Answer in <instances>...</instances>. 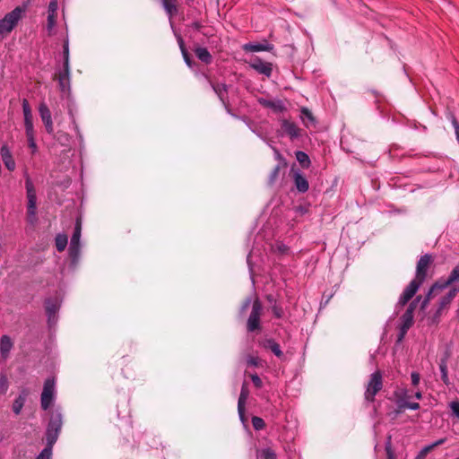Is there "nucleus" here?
<instances>
[{"mask_svg": "<svg viewBox=\"0 0 459 459\" xmlns=\"http://www.w3.org/2000/svg\"><path fill=\"white\" fill-rule=\"evenodd\" d=\"M63 426V417L59 411H52L46 429V446L35 459H52L53 446L58 439Z\"/></svg>", "mask_w": 459, "mask_h": 459, "instance_id": "f257e3e1", "label": "nucleus"}, {"mask_svg": "<svg viewBox=\"0 0 459 459\" xmlns=\"http://www.w3.org/2000/svg\"><path fill=\"white\" fill-rule=\"evenodd\" d=\"M28 4L29 2H26L16 6L13 11L7 13L4 18L0 19V39L11 33L16 27L27 11Z\"/></svg>", "mask_w": 459, "mask_h": 459, "instance_id": "f03ea898", "label": "nucleus"}, {"mask_svg": "<svg viewBox=\"0 0 459 459\" xmlns=\"http://www.w3.org/2000/svg\"><path fill=\"white\" fill-rule=\"evenodd\" d=\"M25 188L28 199L27 204V221L34 226L38 221L37 217V195L33 182L27 172H24Z\"/></svg>", "mask_w": 459, "mask_h": 459, "instance_id": "7ed1b4c3", "label": "nucleus"}, {"mask_svg": "<svg viewBox=\"0 0 459 459\" xmlns=\"http://www.w3.org/2000/svg\"><path fill=\"white\" fill-rule=\"evenodd\" d=\"M263 313V305L256 299L253 301L251 313L247 321V330L248 333L259 332L261 330V316Z\"/></svg>", "mask_w": 459, "mask_h": 459, "instance_id": "20e7f679", "label": "nucleus"}, {"mask_svg": "<svg viewBox=\"0 0 459 459\" xmlns=\"http://www.w3.org/2000/svg\"><path fill=\"white\" fill-rule=\"evenodd\" d=\"M383 387L382 374L380 371H376L370 375L368 382L367 388L364 394L365 400L368 402H374L376 394Z\"/></svg>", "mask_w": 459, "mask_h": 459, "instance_id": "39448f33", "label": "nucleus"}, {"mask_svg": "<svg viewBox=\"0 0 459 459\" xmlns=\"http://www.w3.org/2000/svg\"><path fill=\"white\" fill-rule=\"evenodd\" d=\"M55 382L53 379L48 378L44 383L41 394L40 403L43 410H48L54 400Z\"/></svg>", "mask_w": 459, "mask_h": 459, "instance_id": "423d86ee", "label": "nucleus"}, {"mask_svg": "<svg viewBox=\"0 0 459 459\" xmlns=\"http://www.w3.org/2000/svg\"><path fill=\"white\" fill-rule=\"evenodd\" d=\"M422 283L423 281L418 278L413 279L400 296L398 304L404 306L415 295Z\"/></svg>", "mask_w": 459, "mask_h": 459, "instance_id": "0eeeda50", "label": "nucleus"}, {"mask_svg": "<svg viewBox=\"0 0 459 459\" xmlns=\"http://www.w3.org/2000/svg\"><path fill=\"white\" fill-rule=\"evenodd\" d=\"M422 283L423 281L418 278L413 279L400 296L398 304L404 306L415 295Z\"/></svg>", "mask_w": 459, "mask_h": 459, "instance_id": "6e6552de", "label": "nucleus"}, {"mask_svg": "<svg viewBox=\"0 0 459 459\" xmlns=\"http://www.w3.org/2000/svg\"><path fill=\"white\" fill-rule=\"evenodd\" d=\"M56 76L60 91L68 96L71 92L70 67H63Z\"/></svg>", "mask_w": 459, "mask_h": 459, "instance_id": "1a4fd4ad", "label": "nucleus"}, {"mask_svg": "<svg viewBox=\"0 0 459 459\" xmlns=\"http://www.w3.org/2000/svg\"><path fill=\"white\" fill-rule=\"evenodd\" d=\"M204 78L209 82L211 88L215 92V94L218 96L221 102L227 107L228 105V91L229 87L225 83H214L207 74H204Z\"/></svg>", "mask_w": 459, "mask_h": 459, "instance_id": "9d476101", "label": "nucleus"}, {"mask_svg": "<svg viewBox=\"0 0 459 459\" xmlns=\"http://www.w3.org/2000/svg\"><path fill=\"white\" fill-rule=\"evenodd\" d=\"M45 309L48 316V324L49 327H52L57 321L56 313L59 309V304L56 299H47L45 300Z\"/></svg>", "mask_w": 459, "mask_h": 459, "instance_id": "9b49d317", "label": "nucleus"}, {"mask_svg": "<svg viewBox=\"0 0 459 459\" xmlns=\"http://www.w3.org/2000/svg\"><path fill=\"white\" fill-rule=\"evenodd\" d=\"M431 262L432 256L430 255L425 254L421 255L417 262L415 278H418L424 281L427 277V271Z\"/></svg>", "mask_w": 459, "mask_h": 459, "instance_id": "f8f14e48", "label": "nucleus"}, {"mask_svg": "<svg viewBox=\"0 0 459 459\" xmlns=\"http://www.w3.org/2000/svg\"><path fill=\"white\" fill-rule=\"evenodd\" d=\"M39 116L41 120L45 126L46 131L48 134H52L54 132L53 122L51 117V112L48 106L45 103H41L39 107Z\"/></svg>", "mask_w": 459, "mask_h": 459, "instance_id": "ddd939ff", "label": "nucleus"}, {"mask_svg": "<svg viewBox=\"0 0 459 459\" xmlns=\"http://www.w3.org/2000/svg\"><path fill=\"white\" fill-rule=\"evenodd\" d=\"M250 66L255 70L257 73L264 74L267 77H270L273 72V67L271 63L264 62L259 57H255Z\"/></svg>", "mask_w": 459, "mask_h": 459, "instance_id": "4468645a", "label": "nucleus"}, {"mask_svg": "<svg viewBox=\"0 0 459 459\" xmlns=\"http://www.w3.org/2000/svg\"><path fill=\"white\" fill-rule=\"evenodd\" d=\"M249 391L247 387L246 383L242 385L240 394L238 401V412L239 419L242 422L245 421V405L248 398Z\"/></svg>", "mask_w": 459, "mask_h": 459, "instance_id": "2eb2a0df", "label": "nucleus"}, {"mask_svg": "<svg viewBox=\"0 0 459 459\" xmlns=\"http://www.w3.org/2000/svg\"><path fill=\"white\" fill-rule=\"evenodd\" d=\"M281 125L283 132L289 135L291 140L297 139L300 136V129L295 123L288 119H282Z\"/></svg>", "mask_w": 459, "mask_h": 459, "instance_id": "dca6fc26", "label": "nucleus"}, {"mask_svg": "<svg viewBox=\"0 0 459 459\" xmlns=\"http://www.w3.org/2000/svg\"><path fill=\"white\" fill-rule=\"evenodd\" d=\"M0 154H1L3 162H4V166L6 167V169L10 171H13L15 169L16 165H15V161H14L13 155H12L9 148L7 147V145L4 144L1 147Z\"/></svg>", "mask_w": 459, "mask_h": 459, "instance_id": "f3484780", "label": "nucleus"}, {"mask_svg": "<svg viewBox=\"0 0 459 459\" xmlns=\"http://www.w3.org/2000/svg\"><path fill=\"white\" fill-rule=\"evenodd\" d=\"M293 180L295 187L299 193H306L308 190V181L299 170L294 172Z\"/></svg>", "mask_w": 459, "mask_h": 459, "instance_id": "a211bd4d", "label": "nucleus"}, {"mask_svg": "<svg viewBox=\"0 0 459 459\" xmlns=\"http://www.w3.org/2000/svg\"><path fill=\"white\" fill-rule=\"evenodd\" d=\"M260 345L265 350H270L277 358L283 357V352L279 345L273 338H268L260 342Z\"/></svg>", "mask_w": 459, "mask_h": 459, "instance_id": "6ab92c4d", "label": "nucleus"}, {"mask_svg": "<svg viewBox=\"0 0 459 459\" xmlns=\"http://www.w3.org/2000/svg\"><path fill=\"white\" fill-rule=\"evenodd\" d=\"M243 49L246 51L251 52H259V51H272L273 49V45L270 43H247L243 46Z\"/></svg>", "mask_w": 459, "mask_h": 459, "instance_id": "aec40b11", "label": "nucleus"}, {"mask_svg": "<svg viewBox=\"0 0 459 459\" xmlns=\"http://www.w3.org/2000/svg\"><path fill=\"white\" fill-rule=\"evenodd\" d=\"M28 390L27 389H22L20 393V394L18 395V397L14 400L13 403V411L16 414V415H19L22 410V407L26 402V398L28 396Z\"/></svg>", "mask_w": 459, "mask_h": 459, "instance_id": "412c9836", "label": "nucleus"}, {"mask_svg": "<svg viewBox=\"0 0 459 459\" xmlns=\"http://www.w3.org/2000/svg\"><path fill=\"white\" fill-rule=\"evenodd\" d=\"M457 291H458V289L453 288L444 297L441 298V299L439 301V306H438V308L437 311V314H439L446 306H448L451 303V301L455 297Z\"/></svg>", "mask_w": 459, "mask_h": 459, "instance_id": "4be33fe9", "label": "nucleus"}, {"mask_svg": "<svg viewBox=\"0 0 459 459\" xmlns=\"http://www.w3.org/2000/svg\"><path fill=\"white\" fill-rule=\"evenodd\" d=\"M258 102L264 108H271L274 111L281 112L284 109V106L281 100H270L266 99H259Z\"/></svg>", "mask_w": 459, "mask_h": 459, "instance_id": "5701e85b", "label": "nucleus"}, {"mask_svg": "<svg viewBox=\"0 0 459 459\" xmlns=\"http://www.w3.org/2000/svg\"><path fill=\"white\" fill-rule=\"evenodd\" d=\"M163 8L165 9L166 13L169 16L170 20V26L172 29H174L173 22H171V17L175 15L178 12L176 0H161Z\"/></svg>", "mask_w": 459, "mask_h": 459, "instance_id": "b1692460", "label": "nucleus"}, {"mask_svg": "<svg viewBox=\"0 0 459 459\" xmlns=\"http://www.w3.org/2000/svg\"><path fill=\"white\" fill-rule=\"evenodd\" d=\"M196 57L203 63L209 65L212 61V56L205 48L197 47L195 48Z\"/></svg>", "mask_w": 459, "mask_h": 459, "instance_id": "393cba45", "label": "nucleus"}, {"mask_svg": "<svg viewBox=\"0 0 459 459\" xmlns=\"http://www.w3.org/2000/svg\"><path fill=\"white\" fill-rule=\"evenodd\" d=\"M69 257L71 259V264L73 266H76L79 262L80 255H81V245H69Z\"/></svg>", "mask_w": 459, "mask_h": 459, "instance_id": "a878e982", "label": "nucleus"}, {"mask_svg": "<svg viewBox=\"0 0 459 459\" xmlns=\"http://www.w3.org/2000/svg\"><path fill=\"white\" fill-rule=\"evenodd\" d=\"M13 347V342L8 335H3L0 339V351L3 357L6 358Z\"/></svg>", "mask_w": 459, "mask_h": 459, "instance_id": "bb28decb", "label": "nucleus"}, {"mask_svg": "<svg viewBox=\"0 0 459 459\" xmlns=\"http://www.w3.org/2000/svg\"><path fill=\"white\" fill-rule=\"evenodd\" d=\"M300 118L307 127H308L310 125H315L316 123L312 112L306 107H303L300 109Z\"/></svg>", "mask_w": 459, "mask_h": 459, "instance_id": "cd10ccee", "label": "nucleus"}, {"mask_svg": "<svg viewBox=\"0 0 459 459\" xmlns=\"http://www.w3.org/2000/svg\"><path fill=\"white\" fill-rule=\"evenodd\" d=\"M440 281L443 288H446L452 283L459 281V264L455 266L447 279H441Z\"/></svg>", "mask_w": 459, "mask_h": 459, "instance_id": "c85d7f7f", "label": "nucleus"}, {"mask_svg": "<svg viewBox=\"0 0 459 459\" xmlns=\"http://www.w3.org/2000/svg\"><path fill=\"white\" fill-rule=\"evenodd\" d=\"M439 369L441 372V379L445 385H449L448 370H447V356L440 359Z\"/></svg>", "mask_w": 459, "mask_h": 459, "instance_id": "c756f323", "label": "nucleus"}, {"mask_svg": "<svg viewBox=\"0 0 459 459\" xmlns=\"http://www.w3.org/2000/svg\"><path fill=\"white\" fill-rule=\"evenodd\" d=\"M295 157L303 169H307L310 166L311 161L309 156L305 152L297 151Z\"/></svg>", "mask_w": 459, "mask_h": 459, "instance_id": "7c9ffc66", "label": "nucleus"}, {"mask_svg": "<svg viewBox=\"0 0 459 459\" xmlns=\"http://www.w3.org/2000/svg\"><path fill=\"white\" fill-rule=\"evenodd\" d=\"M56 247L58 252H62L65 249L68 242L67 236L65 234H57L56 238Z\"/></svg>", "mask_w": 459, "mask_h": 459, "instance_id": "2f4dec72", "label": "nucleus"}, {"mask_svg": "<svg viewBox=\"0 0 459 459\" xmlns=\"http://www.w3.org/2000/svg\"><path fill=\"white\" fill-rule=\"evenodd\" d=\"M81 233H82V225H81L80 221L77 220L73 236L71 238L70 244L81 245V243H80Z\"/></svg>", "mask_w": 459, "mask_h": 459, "instance_id": "473e14b6", "label": "nucleus"}, {"mask_svg": "<svg viewBox=\"0 0 459 459\" xmlns=\"http://www.w3.org/2000/svg\"><path fill=\"white\" fill-rule=\"evenodd\" d=\"M413 323V315H410V312H404L401 316V326L405 329H410Z\"/></svg>", "mask_w": 459, "mask_h": 459, "instance_id": "72a5a7b5", "label": "nucleus"}, {"mask_svg": "<svg viewBox=\"0 0 459 459\" xmlns=\"http://www.w3.org/2000/svg\"><path fill=\"white\" fill-rule=\"evenodd\" d=\"M247 367L261 368L263 367V360L259 359L257 356L247 355Z\"/></svg>", "mask_w": 459, "mask_h": 459, "instance_id": "f704fd0d", "label": "nucleus"}, {"mask_svg": "<svg viewBox=\"0 0 459 459\" xmlns=\"http://www.w3.org/2000/svg\"><path fill=\"white\" fill-rule=\"evenodd\" d=\"M259 457L261 459H277L275 452L270 448H264L259 452Z\"/></svg>", "mask_w": 459, "mask_h": 459, "instance_id": "c9c22d12", "label": "nucleus"}, {"mask_svg": "<svg viewBox=\"0 0 459 459\" xmlns=\"http://www.w3.org/2000/svg\"><path fill=\"white\" fill-rule=\"evenodd\" d=\"M446 117L451 121V124L455 129V136H456V140L459 143V122L458 120L456 119V117H455V115L451 112H449L446 116Z\"/></svg>", "mask_w": 459, "mask_h": 459, "instance_id": "e433bc0d", "label": "nucleus"}, {"mask_svg": "<svg viewBox=\"0 0 459 459\" xmlns=\"http://www.w3.org/2000/svg\"><path fill=\"white\" fill-rule=\"evenodd\" d=\"M63 56H64L63 67H70V64H69V43H68V40H65L64 42Z\"/></svg>", "mask_w": 459, "mask_h": 459, "instance_id": "4c0bfd02", "label": "nucleus"}, {"mask_svg": "<svg viewBox=\"0 0 459 459\" xmlns=\"http://www.w3.org/2000/svg\"><path fill=\"white\" fill-rule=\"evenodd\" d=\"M252 425L255 430H261L265 427V422L262 418H260L258 416H253L252 417Z\"/></svg>", "mask_w": 459, "mask_h": 459, "instance_id": "58836bf2", "label": "nucleus"}, {"mask_svg": "<svg viewBox=\"0 0 459 459\" xmlns=\"http://www.w3.org/2000/svg\"><path fill=\"white\" fill-rule=\"evenodd\" d=\"M281 168H283V167L281 164H278L274 167V169H273V171L271 172V174L269 176V184L270 185L274 184L275 181L278 179L280 170Z\"/></svg>", "mask_w": 459, "mask_h": 459, "instance_id": "ea45409f", "label": "nucleus"}, {"mask_svg": "<svg viewBox=\"0 0 459 459\" xmlns=\"http://www.w3.org/2000/svg\"><path fill=\"white\" fill-rule=\"evenodd\" d=\"M385 453L387 459H395L394 452L392 448L391 436L387 437V440L385 445Z\"/></svg>", "mask_w": 459, "mask_h": 459, "instance_id": "a19ab883", "label": "nucleus"}, {"mask_svg": "<svg viewBox=\"0 0 459 459\" xmlns=\"http://www.w3.org/2000/svg\"><path fill=\"white\" fill-rule=\"evenodd\" d=\"M271 309L276 318H281L284 315L283 308L280 304H278V302H274L271 307Z\"/></svg>", "mask_w": 459, "mask_h": 459, "instance_id": "79ce46f5", "label": "nucleus"}, {"mask_svg": "<svg viewBox=\"0 0 459 459\" xmlns=\"http://www.w3.org/2000/svg\"><path fill=\"white\" fill-rule=\"evenodd\" d=\"M9 388V382L4 375L0 376V394H5Z\"/></svg>", "mask_w": 459, "mask_h": 459, "instance_id": "37998d69", "label": "nucleus"}, {"mask_svg": "<svg viewBox=\"0 0 459 459\" xmlns=\"http://www.w3.org/2000/svg\"><path fill=\"white\" fill-rule=\"evenodd\" d=\"M22 112L24 119L32 118L31 109L26 99H23L22 100Z\"/></svg>", "mask_w": 459, "mask_h": 459, "instance_id": "c03bdc74", "label": "nucleus"}, {"mask_svg": "<svg viewBox=\"0 0 459 459\" xmlns=\"http://www.w3.org/2000/svg\"><path fill=\"white\" fill-rule=\"evenodd\" d=\"M445 288L442 287V283H441V281H436L432 286L431 288L429 289V290L428 291L426 297H429V299L430 300L431 297L434 295L435 291L436 290H444Z\"/></svg>", "mask_w": 459, "mask_h": 459, "instance_id": "a18cd8bd", "label": "nucleus"}, {"mask_svg": "<svg viewBox=\"0 0 459 459\" xmlns=\"http://www.w3.org/2000/svg\"><path fill=\"white\" fill-rule=\"evenodd\" d=\"M272 149L274 152V158L275 160H277L279 161V164H281L282 167H286L287 166V162H286V160L284 159V157L281 154V152H279V150L273 146H272Z\"/></svg>", "mask_w": 459, "mask_h": 459, "instance_id": "49530a36", "label": "nucleus"}, {"mask_svg": "<svg viewBox=\"0 0 459 459\" xmlns=\"http://www.w3.org/2000/svg\"><path fill=\"white\" fill-rule=\"evenodd\" d=\"M24 126L27 136L31 137L33 135L32 118L24 119Z\"/></svg>", "mask_w": 459, "mask_h": 459, "instance_id": "de8ad7c7", "label": "nucleus"}, {"mask_svg": "<svg viewBox=\"0 0 459 459\" xmlns=\"http://www.w3.org/2000/svg\"><path fill=\"white\" fill-rule=\"evenodd\" d=\"M249 377L251 378L255 387H256V388L263 387V381L256 373L249 374Z\"/></svg>", "mask_w": 459, "mask_h": 459, "instance_id": "09e8293b", "label": "nucleus"}, {"mask_svg": "<svg viewBox=\"0 0 459 459\" xmlns=\"http://www.w3.org/2000/svg\"><path fill=\"white\" fill-rule=\"evenodd\" d=\"M56 15L48 14L47 29H48L49 34L51 33L52 30L56 26Z\"/></svg>", "mask_w": 459, "mask_h": 459, "instance_id": "8fccbe9b", "label": "nucleus"}, {"mask_svg": "<svg viewBox=\"0 0 459 459\" xmlns=\"http://www.w3.org/2000/svg\"><path fill=\"white\" fill-rule=\"evenodd\" d=\"M57 0H50L48 4V14L56 15Z\"/></svg>", "mask_w": 459, "mask_h": 459, "instance_id": "3c124183", "label": "nucleus"}, {"mask_svg": "<svg viewBox=\"0 0 459 459\" xmlns=\"http://www.w3.org/2000/svg\"><path fill=\"white\" fill-rule=\"evenodd\" d=\"M449 407L452 410L453 415L459 419V402L453 401L449 403Z\"/></svg>", "mask_w": 459, "mask_h": 459, "instance_id": "603ef678", "label": "nucleus"}, {"mask_svg": "<svg viewBox=\"0 0 459 459\" xmlns=\"http://www.w3.org/2000/svg\"><path fill=\"white\" fill-rule=\"evenodd\" d=\"M251 303L253 304L251 297L246 298L245 300L242 303V306H241L240 309H239V314L243 315L244 312L249 307Z\"/></svg>", "mask_w": 459, "mask_h": 459, "instance_id": "864d4df0", "label": "nucleus"}, {"mask_svg": "<svg viewBox=\"0 0 459 459\" xmlns=\"http://www.w3.org/2000/svg\"><path fill=\"white\" fill-rule=\"evenodd\" d=\"M431 450L432 447L429 445L423 447L415 459H423Z\"/></svg>", "mask_w": 459, "mask_h": 459, "instance_id": "5fc2aeb1", "label": "nucleus"}, {"mask_svg": "<svg viewBox=\"0 0 459 459\" xmlns=\"http://www.w3.org/2000/svg\"><path fill=\"white\" fill-rule=\"evenodd\" d=\"M411 385L417 386L420 381V376L418 372H412L411 374Z\"/></svg>", "mask_w": 459, "mask_h": 459, "instance_id": "6e6d98bb", "label": "nucleus"}, {"mask_svg": "<svg viewBox=\"0 0 459 459\" xmlns=\"http://www.w3.org/2000/svg\"><path fill=\"white\" fill-rule=\"evenodd\" d=\"M182 53V56H183V58H184V61L186 62V64L189 66V67H192L193 65V61L190 57V55L189 53L187 52V50H184V51H181Z\"/></svg>", "mask_w": 459, "mask_h": 459, "instance_id": "4d7b16f0", "label": "nucleus"}, {"mask_svg": "<svg viewBox=\"0 0 459 459\" xmlns=\"http://www.w3.org/2000/svg\"><path fill=\"white\" fill-rule=\"evenodd\" d=\"M420 297H418L415 300H413L409 307H407L405 312H410V315H413V312L417 307V302L420 300Z\"/></svg>", "mask_w": 459, "mask_h": 459, "instance_id": "13d9d810", "label": "nucleus"}, {"mask_svg": "<svg viewBox=\"0 0 459 459\" xmlns=\"http://www.w3.org/2000/svg\"><path fill=\"white\" fill-rule=\"evenodd\" d=\"M173 31H175V30H173ZM174 33H175V36L177 37V40H178V46L180 48V50L181 51L186 50L182 37L179 34H177L176 32H174Z\"/></svg>", "mask_w": 459, "mask_h": 459, "instance_id": "bf43d9fd", "label": "nucleus"}, {"mask_svg": "<svg viewBox=\"0 0 459 459\" xmlns=\"http://www.w3.org/2000/svg\"><path fill=\"white\" fill-rule=\"evenodd\" d=\"M409 402H406L404 400H398L397 401V407L399 409L400 411H404L405 409H408L407 408V404H408Z\"/></svg>", "mask_w": 459, "mask_h": 459, "instance_id": "052dcab7", "label": "nucleus"}, {"mask_svg": "<svg viewBox=\"0 0 459 459\" xmlns=\"http://www.w3.org/2000/svg\"><path fill=\"white\" fill-rule=\"evenodd\" d=\"M408 330L409 329H405L404 327L400 326V331H399V335H398V340L399 341L403 339V337L407 333Z\"/></svg>", "mask_w": 459, "mask_h": 459, "instance_id": "680f3d73", "label": "nucleus"}, {"mask_svg": "<svg viewBox=\"0 0 459 459\" xmlns=\"http://www.w3.org/2000/svg\"><path fill=\"white\" fill-rule=\"evenodd\" d=\"M191 27L195 30H198L200 31L203 28V25L200 22H194L192 24H191Z\"/></svg>", "mask_w": 459, "mask_h": 459, "instance_id": "e2e57ef3", "label": "nucleus"}, {"mask_svg": "<svg viewBox=\"0 0 459 459\" xmlns=\"http://www.w3.org/2000/svg\"><path fill=\"white\" fill-rule=\"evenodd\" d=\"M446 438H440L437 440L436 442L430 444L429 446L432 447V449L437 446L443 445L446 442Z\"/></svg>", "mask_w": 459, "mask_h": 459, "instance_id": "0e129e2a", "label": "nucleus"}, {"mask_svg": "<svg viewBox=\"0 0 459 459\" xmlns=\"http://www.w3.org/2000/svg\"><path fill=\"white\" fill-rule=\"evenodd\" d=\"M407 408L411 410H418L420 409V403H408Z\"/></svg>", "mask_w": 459, "mask_h": 459, "instance_id": "69168bd1", "label": "nucleus"}, {"mask_svg": "<svg viewBox=\"0 0 459 459\" xmlns=\"http://www.w3.org/2000/svg\"><path fill=\"white\" fill-rule=\"evenodd\" d=\"M296 212L303 215L307 212V209L305 206L299 205L296 207Z\"/></svg>", "mask_w": 459, "mask_h": 459, "instance_id": "338daca9", "label": "nucleus"}, {"mask_svg": "<svg viewBox=\"0 0 459 459\" xmlns=\"http://www.w3.org/2000/svg\"><path fill=\"white\" fill-rule=\"evenodd\" d=\"M429 303V297H425L423 299V300L421 301L420 308L425 309L428 307Z\"/></svg>", "mask_w": 459, "mask_h": 459, "instance_id": "774afa93", "label": "nucleus"}]
</instances>
